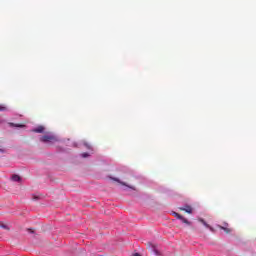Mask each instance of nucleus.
<instances>
[{"label": "nucleus", "instance_id": "1", "mask_svg": "<svg viewBox=\"0 0 256 256\" xmlns=\"http://www.w3.org/2000/svg\"><path fill=\"white\" fill-rule=\"evenodd\" d=\"M40 141L42 143H57V137H55L53 134H46L40 137Z\"/></svg>", "mask_w": 256, "mask_h": 256}, {"label": "nucleus", "instance_id": "2", "mask_svg": "<svg viewBox=\"0 0 256 256\" xmlns=\"http://www.w3.org/2000/svg\"><path fill=\"white\" fill-rule=\"evenodd\" d=\"M217 227L218 229H221L222 231H224L227 235H229V233L233 231V229L229 228V223L227 222H224L223 226L218 225Z\"/></svg>", "mask_w": 256, "mask_h": 256}, {"label": "nucleus", "instance_id": "3", "mask_svg": "<svg viewBox=\"0 0 256 256\" xmlns=\"http://www.w3.org/2000/svg\"><path fill=\"white\" fill-rule=\"evenodd\" d=\"M179 210L180 211H185V213H189V214L193 213V208L189 205H186L184 207H180Z\"/></svg>", "mask_w": 256, "mask_h": 256}, {"label": "nucleus", "instance_id": "4", "mask_svg": "<svg viewBox=\"0 0 256 256\" xmlns=\"http://www.w3.org/2000/svg\"><path fill=\"white\" fill-rule=\"evenodd\" d=\"M198 221L202 223V225H204V227H206L207 229H212L211 226L207 224V222L203 218H199Z\"/></svg>", "mask_w": 256, "mask_h": 256}, {"label": "nucleus", "instance_id": "5", "mask_svg": "<svg viewBox=\"0 0 256 256\" xmlns=\"http://www.w3.org/2000/svg\"><path fill=\"white\" fill-rule=\"evenodd\" d=\"M43 131H45V127L43 126H38L33 130L34 133H43Z\"/></svg>", "mask_w": 256, "mask_h": 256}, {"label": "nucleus", "instance_id": "6", "mask_svg": "<svg viewBox=\"0 0 256 256\" xmlns=\"http://www.w3.org/2000/svg\"><path fill=\"white\" fill-rule=\"evenodd\" d=\"M12 181L19 183V181H21V176L16 174L12 175Z\"/></svg>", "mask_w": 256, "mask_h": 256}, {"label": "nucleus", "instance_id": "7", "mask_svg": "<svg viewBox=\"0 0 256 256\" xmlns=\"http://www.w3.org/2000/svg\"><path fill=\"white\" fill-rule=\"evenodd\" d=\"M110 179L112 181H116L117 183H120V185H125L127 186V184L125 182H121V180H119V178H115V177H110Z\"/></svg>", "mask_w": 256, "mask_h": 256}, {"label": "nucleus", "instance_id": "8", "mask_svg": "<svg viewBox=\"0 0 256 256\" xmlns=\"http://www.w3.org/2000/svg\"><path fill=\"white\" fill-rule=\"evenodd\" d=\"M179 220L182 221V223H185V225H191V222L183 216H181V218Z\"/></svg>", "mask_w": 256, "mask_h": 256}, {"label": "nucleus", "instance_id": "9", "mask_svg": "<svg viewBox=\"0 0 256 256\" xmlns=\"http://www.w3.org/2000/svg\"><path fill=\"white\" fill-rule=\"evenodd\" d=\"M174 217H176V219H181V217H183L181 214L177 213V212H173Z\"/></svg>", "mask_w": 256, "mask_h": 256}, {"label": "nucleus", "instance_id": "10", "mask_svg": "<svg viewBox=\"0 0 256 256\" xmlns=\"http://www.w3.org/2000/svg\"><path fill=\"white\" fill-rule=\"evenodd\" d=\"M10 125H11V127H25L23 124H13V123H11Z\"/></svg>", "mask_w": 256, "mask_h": 256}, {"label": "nucleus", "instance_id": "11", "mask_svg": "<svg viewBox=\"0 0 256 256\" xmlns=\"http://www.w3.org/2000/svg\"><path fill=\"white\" fill-rule=\"evenodd\" d=\"M0 111H7V107L3 106V104H0Z\"/></svg>", "mask_w": 256, "mask_h": 256}, {"label": "nucleus", "instance_id": "12", "mask_svg": "<svg viewBox=\"0 0 256 256\" xmlns=\"http://www.w3.org/2000/svg\"><path fill=\"white\" fill-rule=\"evenodd\" d=\"M82 157L85 159V158H87V157H89V153H82Z\"/></svg>", "mask_w": 256, "mask_h": 256}, {"label": "nucleus", "instance_id": "13", "mask_svg": "<svg viewBox=\"0 0 256 256\" xmlns=\"http://www.w3.org/2000/svg\"><path fill=\"white\" fill-rule=\"evenodd\" d=\"M0 227H2V229H9V227H7L5 224H1Z\"/></svg>", "mask_w": 256, "mask_h": 256}, {"label": "nucleus", "instance_id": "14", "mask_svg": "<svg viewBox=\"0 0 256 256\" xmlns=\"http://www.w3.org/2000/svg\"><path fill=\"white\" fill-rule=\"evenodd\" d=\"M133 256H141L139 253H134Z\"/></svg>", "mask_w": 256, "mask_h": 256}, {"label": "nucleus", "instance_id": "15", "mask_svg": "<svg viewBox=\"0 0 256 256\" xmlns=\"http://www.w3.org/2000/svg\"><path fill=\"white\" fill-rule=\"evenodd\" d=\"M28 231H29L30 233H35L32 229H28Z\"/></svg>", "mask_w": 256, "mask_h": 256}, {"label": "nucleus", "instance_id": "16", "mask_svg": "<svg viewBox=\"0 0 256 256\" xmlns=\"http://www.w3.org/2000/svg\"><path fill=\"white\" fill-rule=\"evenodd\" d=\"M86 146H87L88 149H91V146H89V145H86Z\"/></svg>", "mask_w": 256, "mask_h": 256}, {"label": "nucleus", "instance_id": "17", "mask_svg": "<svg viewBox=\"0 0 256 256\" xmlns=\"http://www.w3.org/2000/svg\"><path fill=\"white\" fill-rule=\"evenodd\" d=\"M129 188H130V189H135V188H133V187H131V186H129Z\"/></svg>", "mask_w": 256, "mask_h": 256}]
</instances>
